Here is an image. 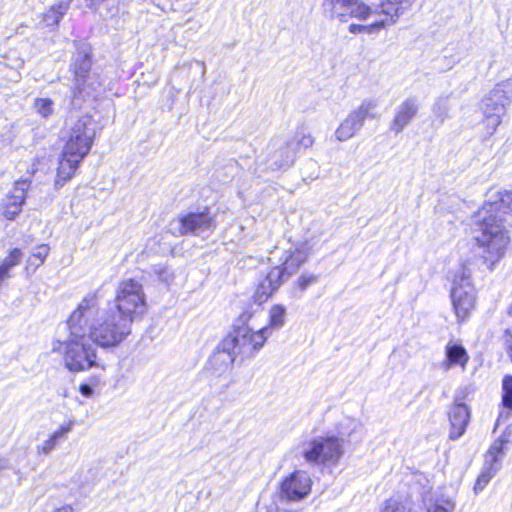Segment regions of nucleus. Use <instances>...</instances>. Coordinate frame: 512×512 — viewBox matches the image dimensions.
<instances>
[{
	"instance_id": "obj_38",
	"label": "nucleus",
	"mask_w": 512,
	"mask_h": 512,
	"mask_svg": "<svg viewBox=\"0 0 512 512\" xmlns=\"http://www.w3.org/2000/svg\"><path fill=\"white\" fill-rule=\"evenodd\" d=\"M53 512H73V508L70 505H63L54 509Z\"/></svg>"
},
{
	"instance_id": "obj_1",
	"label": "nucleus",
	"mask_w": 512,
	"mask_h": 512,
	"mask_svg": "<svg viewBox=\"0 0 512 512\" xmlns=\"http://www.w3.org/2000/svg\"><path fill=\"white\" fill-rule=\"evenodd\" d=\"M99 314L95 298H83L68 320L69 337L58 342L54 350L64 355V364L71 372H81L93 367L104 369L93 344L102 348H114L122 342L108 336L109 331L98 322Z\"/></svg>"
},
{
	"instance_id": "obj_26",
	"label": "nucleus",
	"mask_w": 512,
	"mask_h": 512,
	"mask_svg": "<svg viewBox=\"0 0 512 512\" xmlns=\"http://www.w3.org/2000/svg\"><path fill=\"white\" fill-rule=\"evenodd\" d=\"M23 254L20 249L14 248L12 249L8 256L2 261L0 264V286L4 283L5 280L10 278V270L20 264L22 260Z\"/></svg>"
},
{
	"instance_id": "obj_32",
	"label": "nucleus",
	"mask_w": 512,
	"mask_h": 512,
	"mask_svg": "<svg viewBox=\"0 0 512 512\" xmlns=\"http://www.w3.org/2000/svg\"><path fill=\"white\" fill-rule=\"evenodd\" d=\"M381 512H412V510L407 504L398 499L390 498L384 503Z\"/></svg>"
},
{
	"instance_id": "obj_14",
	"label": "nucleus",
	"mask_w": 512,
	"mask_h": 512,
	"mask_svg": "<svg viewBox=\"0 0 512 512\" xmlns=\"http://www.w3.org/2000/svg\"><path fill=\"white\" fill-rule=\"evenodd\" d=\"M213 226V219L208 212L189 213L170 223V230L175 234H199Z\"/></svg>"
},
{
	"instance_id": "obj_27",
	"label": "nucleus",
	"mask_w": 512,
	"mask_h": 512,
	"mask_svg": "<svg viewBox=\"0 0 512 512\" xmlns=\"http://www.w3.org/2000/svg\"><path fill=\"white\" fill-rule=\"evenodd\" d=\"M287 143L292 147H295V152L297 153L300 150L311 147L314 143V139L310 132L306 128L302 127L295 132L292 139Z\"/></svg>"
},
{
	"instance_id": "obj_23",
	"label": "nucleus",
	"mask_w": 512,
	"mask_h": 512,
	"mask_svg": "<svg viewBox=\"0 0 512 512\" xmlns=\"http://www.w3.org/2000/svg\"><path fill=\"white\" fill-rule=\"evenodd\" d=\"M447 361L444 363L445 369H449L453 365H460L464 368L469 360V356L465 348L458 344H448L446 346Z\"/></svg>"
},
{
	"instance_id": "obj_25",
	"label": "nucleus",
	"mask_w": 512,
	"mask_h": 512,
	"mask_svg": "<svg viewBox=\"0 0 512 512\" xmlns=\"http://www.w3.org/2000/svg\"><path fill=\"white\" fill-rule=\"evenodd\" d=\"M286 322V308L281 304H274L269 310L268 336L270 337L273 330L281 329Z\"/></svg>"
},
{
	"instance_id": "obj_34",
	"label": "nucleus",
	"mask_w": 512,
	"mask_h": 512,
	"mask_svg": "<svg viewBox=\"0 0 512 512\" xmlns=\"http://www.w3.org/2000/svg\"><path fill=\"white\" fill-rule=\"evenodd\" d=\"M455 505L451 500L437 501L428 512H454Z\"/></svg>"
},
{
	"instance_id": "obj_33",
	"label": "nucleus",
	"mask_w": 512,
	"mask_h": 512,
	"mask_svg": "<svg viewBox=\"0 0 512 512\" xmlns=\"http://www.w3.org/2000/svg\"><path fill=\"white\" fill-rule=\"evenodd\" d=\"M450 105L447 100L439 99L433 106V113L438 119L439 123H443L448 117Z\"/></svg>"
},
{
	"instance_id": "obj_37",
	"label": "nucleus",
	"mask_w": 512,
	"mask_h": 512,
	"mask_svg": "<svg viewBox=\"0 0 512 512\" xmlns=\"http://www.w3.org/2000/svg\"><path fill=\"white\" fill-rule=\"evenodd\" d=\"M507 353L512 361V335L509 334L505 342Z\"/></svg>"
},
{
	"instance_id": "obj_28",
	"label": "nucleus",
	"mask_w": 512,
	"mask_h": 512,
	"mask_svg": "<svg viewBox=\"0 0 512 512\" xmlns=\"http://www.w3.org/2000/svg\"><path fill=\"white\" fill-rule=\"evenodd\" d=\"M49 254V247L45 244H41L37 246L31 256L27 259L26 263V269L29 270L32 268L33 271H35L39 266H41L47 256Z\"/></svg>"
},
{
	"instance_id": "obj_20",
	"label": "nucleus",
	"mask_w": 512,
	"mask_h": 512,
	"mask_svg": "<svg viewBox=\"0 0 512 512\" xmlns=\"http://www.w3.org/2000/svg\"><path fill=\"white\" fill-rule=\"evenodd\" d=\"M417 0H381L376 5L379 13L386 15L394 25L398 22L399 18L404 12L412 7Z\"/></svg>"
},
{
	"instance_id": "obj_12",
	"label": "nucleus",
	"mask_w": 512,
	"mask_h": 512,
	"mask_svg": "<svg viewBox=\"0 0 512 512\" xmlns=\"http://www.w3.org/2000/svg\"><path fill=\"white\" fill-rule=\"evenodd\" d=\"M376 107V101L372 99L363 100L340 123L335 131L336 139L343 142L355 136L363 127L365 119L377 117Z\"/></svg>"
},
{
	"instance_id": "obj_35",
	"label": "nucleus",
	"mask_w": 512,
	"mask_h": 512,
	"mask_svg": "<svg viewBox=\"0 0 512 512\" xmlns=\"http://www.w3.org/2000/svg\"><path fill=\"white\" fill-rule=\"evenodd\" d=\"M316 282H317V276L312 275V274L302 275L298 280L299 287L302 290H305L307 287H309L310 285H312Z\"/></svg>"
},
{
	"instance_id": "obj_17",
	"label": "nucleus",
	"mask_w": 512,
	"mask_h": 512,
	"mask_svg": "<svg viewBox=\"0 0 512 512\" xmlns=\"http://www.w3.org/2000/svg\"><path fill=\"white\" fill-rule=\"evenodd\" d=\"M30 187L27 179L16 181L8 192L2 204V215L8 220H14L22 210L25 202L26 191Z\"/></svg>"
},
{
	"instance_id": "obj_36",
	"label": "nucleus",
	"mask_w": 512,
	"mask_h": 512,
	"mask_svg": "<svg viewBox=\"0 0 512 512\" xmlns=\"http://www.w3.org/2000/svg\"><path fill=\"white\" fill-rule=\"evenodd\" d=\"M79 391L85 397H92L94 394L93 388L88 384H81L79 387Z\"/></svg>"
},
{
	"instance_id": "obj_2",
	"label": "nucleus",
	"mask_w": 512,
	"mask_h": 512,
	"mask_svg": "<svg viewBox=\"0 0 512 512\" xmlns=\"http://www.w3.org/2000/svg\"><path fill=\"white\" fill-rule=\"evenodd\" d=\"M512 211V192L497 191L490 195L487 202L473 216L474 236L478 254L489 270L505 254L510 242L508 230L503 224V215Z\"/></svg>"
},
{
	"instance_id": "obj_4",
	"label": "nucleus",
	"mask_w": 512,
	"mask_h": 512,
	"mask_svg": "<svg viewBox=\"0 0 512 512\" xmlns=\"http://www.w3.org/2000/svg\"><path fill=\"white\" fill-rule=\"evenodd\" d=\"M95 135V123L89 115L67 122L62 136L64 146L58 161L56 187L63 186L74 176L79 164L89 154Z\"/></svg>"
},
{
	"instance_id": "obj_21",
	"label": "nucleus",
	"mask_w": 512,
	"mask_h": 512,
	"mask_svg": "<svg viewBox=\"0 0 512 512\" xmlns=\"http://www.w3.org/2000/svg\"><path fill=\"white\" fill-rule=\"evenodd\" d=\"M371 22L367 24H350L348 27V31L352 34H377L382 30L387 29L388 27L394 26L393 23H390L388 17L382 13L373 14V17L370 19Z\"/></svg>"
},
{
	"instance_id": "obj_3",
	"label": "nucleus",
	"mask_w": 512,
	"mask_h": 512,
	"mask_svg": "<svg viewBox=\"0 0 512 512\" xmlns=\"http://www.w3.org/2000/svg\"><path fill=\"white\" fill-rule=\"evenodd\" d=\"M95 298V305L100 322L108 331L110 338L123 342L131 334L132 323L147 310L146 295L143 285L135 279L122 280L115 291L113 306L102 309L99 304L98 292H90L84 298Z\"/></svg>"
},
{
	"instance_id": "obj_29",
	"label": "nucleus",
	"mask_w": 512,
	"mask_h": 512,
	"mask_svg": "<svg viewBox=\"0 0 512 512\" xmlns=\"http://www.w3.org/2000/svg\"><path fill=\"white\" fill-rule=\"evenodd\" d=\"M67 4H59L56 6H52L45 14L43 21L47 26L57 25L62 18V16L67 11Z\"/></svg>"
},
{
	"instance_id": "obj_30",
	"label": "nucleus",
	"mask_w": 512,
	"mask_h": 512,
	"mask_svg": "<svg viewBox=\"0 0 512 512\" xmlns=\"http://www.w3.org/2000/svg\"><path fill=\"white\" fill-rule=\"evenodd\" d=\"M33 108L42 118H48L54 112L53 101L49 98H36Z\"/></svg>"
},
{
	"instance_id": "obj_13",
	"label": "nucleus",
	"mask_w": 512,
	"mask_h": 512,
	"mask_svg": "<svg viewBox=\"0 0 512 512\" xmlns=\"http://www.w3.org/2000/svg\"><path fill=\"white\" fill-rule=\"evenodd\" d=\"M235 359L236 355L234 352L223 347L222 340L208 359L205 370L212 380L223 379L225 381L223 386L227 388L233 382L231 373Z\"/></svg>"
},
{
	"instance_id": "obj_19",
	"label": "nucleus",
	"mask_w": 512,
	"mask_h": 512,
	"mask_svg": "<svg viewBox=\"0 0 512 512\" xmlns=\"http://www.w3.org/2000/svg\"><path fill=\"white\" fill-rule=\"evenodd\" d=\"M418 111V103L415 98H407L398 107L390 129L396 134L411 122Z\"/></svg>"
},
{
	"instance_id": "obj_31",
	"label": "nucleus",
	"mask_w": 512,
	"mask_h": 512,
	"mask_svg": "<svg viewBox=\"0 0 512 512\" xmlns=\"http://www.w3.org/2000/svg\"><path fill=\"white\" fill-rule=\"evenodd\" d=\"M502 403L506 408L512 409V376L507 375L502 381Z\"/></svg>"
},
{
	"instance_id": "obj_9",
	"label": "nucleus",
	"mask_w": 512,
	"mask_h": 512,
	"mask_svg": "<svg viewBox=\"0 0 512 512\" xmlns=\"http://www.w3.org/2000/svg\"><path fill=\"white\" fill-rule=\"evenodd\" d=\"M451 299L459 322L466 320L475 306V293L471 283V271L462 267L454 276Z\"/></svg>"
},
{
	"instance_id": "obj_5",
	"label": "nucleus",
	"mask_w": 512,
	"mask_h": 512,
	"mask_svg": "<svg viewBox=\"0 0 512 512\" xmlns=\"http://www.w3.org/2000/svg\"><path fill=\"white\" fill-rule=\"evenodd\" d=\"M252 312L244 311L238 318L233 332L223 339V347L231 349L236 357L241 359L253 358L264 346L268 336V328L252 330L247 323L252 318Z\"/></svg>"
},
{
	"instance_id": "obj_40",
	"label": "nucleus",
	"mask_w": 512,
	"mask_h": 512,
	"mask_svg": "<svg viewBox=\"0 0 512 512\" xmlns=\"http://www.w3.org/2000/svg\"><path fill=\"white\" fill-rule=\"evenodd\" d=\"M7 463L4 459L0 458V471L6 467Z\"/></svg>"
},
{
	"instance_id": "obj_8",
	"label": "nucleus",
	"mask_w": 512,
	"mask_h": 512,
	"mask_svg": "<svg viewBox=\"0 0 512 512\" xmlns=\"http://www.w3.org/2000/svg\"><path fill=\"white\" fill-rule=\"evenodd\" d=\"M512 102V78L497 83L482 100L485 121L493 131L501 123L508 106Z\"/></svg>"
},
{
	"instance_id": "obj_6",
	"label": "nucleus",
	"mask_w": 512,
	"mask_h": 512,
	"mask_svg": "<svg viewBox=\"0 0 512 512\" xmlns=\"http://www.w3.org/2000/svg\"><path fill=\"white\" fill-rule=\"evenodd\" d=\"M306 260L307 253L303 249L285 251L280 258V264L259 279L255 292L256 301L262 303L271 297Z\"/></svg>"
},
{
	"instance_id": "obj_7",
	"label": "nucleus",
	"mask_w": 512,
	"mask_h": 512,
	"mask_svg": "<svg viewBox=\"0 0 512 512\" xmlns=\"http://www.w3.org/2000/svg\"><path fill=\"white\" fill-rule=\"evenodd\" d=\"M343 454L340 439L334 435L317 436L302 444L300 455L311 467L336 465Z\"/></svg>"
},
{
	"instance_id": "obj_16",
	"label": "nucleus",
	"mask_w": 512,
	"mask_h": 512,
	"mask_svg": "<svg viewBox=\"0 0 512 512\" xmlns=\"http://www.w3.org/2000/svg\"><path fill=\"white\" fill-rule=\"evenodd\" d=\"M311 479L304 471H295L281 484V497L289 501H299L311 491Z\"/></svg>"
},
{
	"instance_id": "obj_24",
	"label": "nucleus",
	"mask_w": 512,
	"mask_h": 512,
	"mask_svg": "<svg viewBox=\"0 0 512 512\" xmlns=\"http://www.w3.org/2000/svg\"><path fill=\"white\" fill-rule=\"evenodd\" d=\"M296 154L295 147L286 143L271 155L272 166L277 169L288 167L294 162Z\"/></svg>"
},
{
	"instance_id": "obj_10",
	"label": "nucleus",
	"mask_w": 512,
	"mask_h": 512,
	"mask_svg": "<svg viewBox=\"0 0 512 512\" xmlns=\"http://www.w3.org/2000/svg\"><path fill=\"white\" fill-rule=\"evenodd\" d=\"M323 8L330 18L340 22H347L349 18L367 22L378 11L376 5H368L362 0H324Z\"/></svg>"
},
{
	"instance_id": "obj_11",
	"label": "nucleus",
	"mask_w": 512,
	"mask_h": 512,
	"mask_svg": "<svg viewBox=\"0 0 512 512\" xmlns=\"http://www.w3.org/2000/svg\"><path fill=\"white\" fill-rule=\"evenodd\" d=\"M72 68L74 72V90L75 96H89L95 90L98 84L96 78L90 74L91 69V51L86 44L77 47V53L73 58Z\"/></svg>"
},
{
	"instance_id": "obj_15",
	"label": "nucleus",
	"mask_w": 512,
	"mask_h": 512,
	"mask_svg": "<svg viewBox=\"0 0 512 512\" xmlns=\"http://www.w3.org/2000/svg\"><path fill=\"white\" fill-rule=\"evenodd\" d=\"M505 443L506 440L499 438L494 441L487 451L484 466L474 485V492L476 494L481 492L487 486L498 471L497 462L499 457L503 454L502 450Z\"/></svg>"
},
{
	"instance_id": "obj_39",
	"label": "nucleus",
	"mask_w": 512,
	"mask_h": 512,
	"mask_svg": "<svg viewBox=\"0 0 512 512\" xmlns=\"http://www.w3.org/2000/svg\"><path fill=\"white\" fill-rule=\"evenodd\" d=\"M105 0H85L86 5L89 7H94L104 2Z\"/></svg>"
},
{
	"instance_id": "obj_18",
	"label": "nucleus",
	"mask_w": 512,
	"mask_h": 512,
	"mask_svg": "<svg viewBox=\"0 0 512 512\" xmlns=\"http://www.w3.org/2000/svg\"><path fill=\"white\" fill-rule=\"evenodd\" d=\"M470 411L466 404L456 403L450 410L449 420L451 424L450 438L456 440L460 438L469 423Z\"/></svg>"
},
{
	"instance_id": "obj_22",
	"label": "nucleus",
	"mask_w": 512,
	"mask_h": 512,
	"mask_svg": "<svg viewBox=\"0 0 512 512\" xmlns=\"http://www.w3.org/2000/svg\"><path fill=\"white\" fill-rule=\"evenodd\" d=\"M73 424V421H69L67 424L61 425L47 440L37 445L36 453L38 455H48L51 453V451L56 448L59 441L66 438V435L72 430Z\"/></svg>"
}]
</instances>
